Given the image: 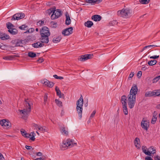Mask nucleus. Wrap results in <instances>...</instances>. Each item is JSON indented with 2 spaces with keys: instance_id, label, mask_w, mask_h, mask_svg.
Returning a JSON list of instances; mask_svg holds the SVG:
<instances>
[{
  "instance_id": "obj_1",
  "label": "nucleus",
  "mask_w": 160,
  "mask_h": 160,
  "mask_svg": "<svg viewBox=\"0 0 160 160\" xmlns=\"http://www.w3.org/2000/svg\"><path fill=\"white\" fill-rule=\"evenodd\" d=\"M138 90V87L136 85H134L132 87L129 94L128 96V103L129 108L131 109L133 108L136 102V95Z\"/></svg>"
},
{
  "instance_id": "obj_2",
  "label": "nucleus",
  "mask_w": 160,
  "mask_h": 160,
  "mask_svg": "<svg viewBox=\"0 0 160 160\" xmlns=\"http://www.w3.org/2000/svg\"><path fill=\"white\" fill-rule=\"evenodd\" d=\"M40 41L42 43H47L49 42L48 37L50 35L49 28L46 27H43L40 32Z\"/></svg>"
},
{
  "instance_id": "obj_3",
  "label": "nucleus",
  "mask_w": 160,
  "mask_h": 160,
  "mask_svg": "<svg viewBox=\"0 0 160 160\" xmlns=\"http://www.w3.org/2000/svg\"><path fill=\"white\" fill-rule=\"evenodd\" d=\"M25 108L22 110H18L20 114L23 117H27L31 111V106L32 104V102L28 99H25Z\"/></svg>"
},
{
  "instance_id": "obj_4",
  "label": "nucleus",
  "mask_w": 160,
  "mask_h": 160,
  "mask_svg": "<svg viewBox=\"0 0 160 160\" xmlns=\"http://www.w3.org/2000/svg\"><path fill=\"white\" fill-rule=\"evenodd\" d=\"M118 15L124 18H130L133 14L132 10L129 8H123L117 12Z\"/></svg>"
},
{
  "instance_id": "obj_5",
  "label": "nucleus",
  "mask_w": 160,
  "mask_h": 160,
  "mask_svg": "<svg viewBox=\"0 0 160 160\" xmlns=\"http://www.w3.org/2000/svg\"><path fill=\"white\" fill-rule=\"evenodd\" d=\"M83 105V100L82 96L81 95L80 98L78 100L76 103V110L79 116V119H80L82 117Z\"/></svg>"
},
{
  "instance_id": "obj_6",
  "label": "nucleus",
  "mask_w": 160,
  "mask_h": 160,
  "mask_svg": "<svg viewBox=\"0 0 160 160\" xmlns=\"http://www.w3.org/2000/svg\"><path fill=\"white\" fill-rule=\"evenodd\" d=\"M75 145H76V143L74 142L73 140L68 139L66 141L63 142L62 146L63 148H71Z\"/></svg>"
},
{
  "instance_id": "obj_7",
  "label": "nucleus",
  "mask_w": 160,
  "mask_h": 160,
  "mask_svg": "<svg viewBox=\"0 0 160 160\" xmlns=\"http://www.w3.org/2000/svg\"><path fill=\"white\" fill-rule=\"evenodd\" d=\"M62 12L61 10L59 9H58L53 11L51 18L52 19H57L60 17L62 15Z\"/></svg>"
},
{
  "instance_id": "obj_8",
  "label": "nucleus",
  "mask_w": 160,
  "mask_h": 160,
  "mask_svg": "<svg viewBox=\"0 0 160 160\" xmlns=\"http://www.w3.org/2000/svg\"><path fill=\"white\" fill-rule=\"evenodd\" d=\"M141 126L144 130L147 131L149 127V122L148 120H145L143 118L141 122Z\"/></svg>"
},
{
  "instance_id": "obj_9",
  "label": "nucleus",
  "mask_w": 160,
  "mask_h": 160,
  "mask_svg": "<svg viewBox=\"0 0 160 160\" xmlns=\"http://www.w3.org/2000/svg\"><path fill=\"white\" fill-rule=\"evenodd\" d=\"M25 14L23 13H19L15 14L11 19L12 20H19L24 18Z\"/></svg>"
},
{
  "instance_id": "obj_10",
  "label": "nucleus",
  "mask_w": 160,
  "mask_h": 160,
  "mask_svg": "<svg viewBox=\"0 0 160 160\" xmlns=\"http://www.w3.org/2000/svg\"><path fill=\"white\" fill-rule=\"evenodd\" d=\"M93 56V54H91L81 55L80 58H78V60L82 62L85 61L88 59L92 58Z\"/></svg>"
},
{
  "instance_id": "obj_11",
  "label": "nucleus",
  "mask_w": 160,
  "mask_h": 160,
  "mask_svg": "<svg viewBox=\"0 0 160 160\" xmlns=\"http://www.w3.org/2000/svg\"><path fill=\"white\" fill-rule=\"evenodd\" d=\"M0 125L3 126L5 128H9L11 124L8 121L3 119L0 121Z\"/></svg>"
},
{
  "instance_id": "obj_12",
  "label": "nucleus",
  "mask_w": 160,
  "mask_h": 160,
  "mask_svg": "<svg viewBox=\"0 0 160 160\" xmlns=\"http://www.w3.org/2000/svg\"><path fill=\"white\" fill-rule=\"evenodd\" d=\"M73 32V28L70 27L67 28L63 30L62 32V33L64 36H68L71 34Z\"/></svg>"
},
{
  "instance_id": "obj_13",
  "label": "nucleus",
  "mask_w": 160,
  "mask_h": 160,
  "mask_svg": "<svg viewBox=\"0 0 160 160\" xmlns=\"http://www.w3.org/2000/svg\"><path fill=\"white\" fill-rule=\"evenodd\" d=\"M41 82L43 84L49 88L52 87L54 85V83L53 82H49L46 79L42 80Z\"/></svg>"
},
{
  "instance_id": "obj_14",
  "label": "nucleus",
  "mask_w": 160,
  "mask_h": 160,
  "mask_svg": "<svg viewBox=\"0 0 160 160\" xmlns=\"http://www.w3.org/2000/svg\"><path fill=\"white\" fill-rule=\"evenodd\" d=\"M65 16L66 18V20L65 21L66 24L67 25L70 24H71V21L70 19L68 12H66Z\"/></svg>"
},
{
  "instance_id": "obj_15",
  "label": "nucleus",
  "mask_w": 160,
  "mask_h": 160,
  "mask_svg": "<svg viewBox=\"0 0 160 160\" xmlns=\"http://www.w3.org/2000/svg\"><path fill=\"white\" fill-rule=\"evenodd\" d=\"M0 38L2 40H4L8 39L9 38V36L6 34L0 31Z\"/></svg>"
},
{
  "instance_id": "obj_16",
  "label": "nucleus",
  "mask_w": 160,
  "mask_h": 160,
  "mask_svg": "<svg viewBox=\"0 0 160 160\" xmlns=\"http://www.w3.org/2000/svg\"><path fill=\"white\" fill-rule=\"evenodd\" d=\"M44 44L40 42H37L32 44V46L34 48H40L43 47Z\"/></svg>"
},
{
  "instance_id": "obj_17",
  "label": "nucleus",
  "mask_w": 160,
  "mask_h": 160,
  "mask_svg": "<svg viewBox=\"0 0 160 160\" xmlns=\"http://www.w3.org/2000/svg\"><path fill=\"white\" fill-rule=\"evenodd\" d=\"M87 3L94 4L95 3H98L101 2L102 0H85Z\"/></svg>"
},
{
  "instance_id": "obj_18",
  "label": "nucleus",
  "mask_w": 160,
  "mask_h": 160,
  "mask_svg": "<svg viewBox=\"0 0 160 160\" xmlns=\"http://www.w3.org/2000/svg\"><path fill=\"white\" fill-rule=\"evenodd\" d=\"M92 19L95 21H99L101 19V17L98 15H95L92 17Z\"/></svg>"
},
{
  "instance_id": "obj_19",
  "label": "nucleus",
  "mask_w": 160,
  "mask_h": 160,
  "mask_svg": "<svg viewBox=\"0 0 160 160\" xmlns=\"http://www.w3.org/2000/svg\"><path fill=\"white\" fill-rule=\"evenodd\" d=\"M134 142L136 147L137 148L139 149L140 147V144L139 143L140 140L138 138H136L134 140Z\"/></svg>"
},
{
  "instance_id": "obj_20",
  "label": "nucleus",
  "mask_w": 160,
  "mask_h": 160,
  "mask_svg": "<svg viewBox=\"0 0 160 160\" xmlns=\"http://www.w3.org/2000/svg\"><path fill=\"white\" fill-rule=\"evenodd\" d=\"M55 90L57 94L60 98H64V95L63 94H62L61 92L60 91L59 88L57 87L55 88Z\"/></svg>"
},
{
  "instance_id": "obj_21",
  "label": "nucleus",
  "mask_w": 160,
  "mask_h": 160,
  "mask_svg": "<svg viewBox=\"0 0 160 160\" xmlns=\"http://www.w3.org/2000/svg\"><path fill=\"white\" fill-rule=\"evenodd\" d=\"M127 97L126 96L124 95L122 96L121 98V102L122 105H127Z\"/></svg>"
},
{
  "instance_id": "obj_22",
  "label": "nucleus",
  "mask_w": 160,
  "mask_h": 160,
  "mask_svg": "<svg viewBox=\"0 0 160 160\" xmlns=\"http://www.w3.org/2000/svg\"><path fill=\"white\" fill-rule=\"evenodd\" d=\"M142 150L143 152L146 155L150 156V153L149 152H148V151H147V150H148V148L146 146H143L142 147Z\"/></svg>"
},
{
  "instance_id": "obj_23",
  "label": "nucleus",
  "mask_w": 160,
  "mask_h": 160,
  "mask_svg": "<svg viewBox=\"0 0 160 160\" xmlns=\"http://www.w3.org/2000/svg\"><path fill=\"white\" fill-rule=\"evenodd\" d=\"M16 57L15 55H10L4 57L3 58V59L6 60H12Z\"/></svg>"
},
{
  "instance_id": "obj_24",
  "label": "nucleus",
  "mask_w": 160,
  "mask_h": 160,
  "mask_svg": "<svg viewBox=\"0 0 160 160\" xmlns=\"http://www.w3.org/2000/svg\"><path fill=\"white\" fill-rule=\"evenodd\" d=\"M93 24V22L90 21H88L84 23V25L88 28H91Z\"/></svg>"
},
{
  "instance_id": "obj_25",
  "label": "nucleus",
  "mask_w": 160,
  "mask_h": 160,
  "mask_svg": "<svg viewBox=\"0 0 160 160\" xmlns=\"http://www.w3.org/2000/svg\"><path fill=\"white\" fill-rule=\"evenodd\" d=\"M8 32L11 34L12 35H15L17 33L18 30L15 28L11 29V30H8Z\"/></svg>"
},
{
  "instance_id": "obj_26",
  "label": "nucleus",
  "mask_w": 160,
  "mask_h": 160,
  "mask_svg": "<svg viewBox=\"0 0 160 160\" xmlns=\"http://www.w3.org/2000/svg\"><path fill=\"white\" fill-rule=\"evenodd\" d=\"M145 96L147 97L154 96L153 91L147 92L145 94Z\"/></svg>"
},
{
  "instance_id": "obj_27",
  "label": "nucleus",
  "mask_w": 160,
  "mask_h": 160,
  "mask_svg": "<svg viewBox=\"0 0 160 160\" xmlns=\"http://www.w3.org/2000/svg\"><path fill=\"white\" fill-rule=\"evenodd\" d=\"M148 152L150 153V156L151 155V154H154L156 152V149L153 147H150L148 149Z\"/></svg>"
},
{
  "instance_id": "obj_28",
  "label": "nucleus",
  "mask_w": 160,
  "mask_h": 160,
  "mask_svg": "<svg viewBox=\"0 0 160 160\" xmlns=\"http://www.w3.org/2000/svg\"><path fill=\"white\" fill-rule=\"evenodd\" d=\"M60 131L62 133L63 135H67L68 134V131L65 129V128L64 127H62L61 128Z\"/></svg>"
},
{
  "instance_id": "obj_29",
  "label": "nucleus",
  "mask_w": 160,
  "mask_h": 160,
  "mask_svg": "<svg viewBox=\"0 0 160 160\" xmlns=\"http://www.w3.org/2000/svg\"><path fill=\"white\" fill-rule=\"evenodd\" d=\"M61 37L60 36H58L57 38H53L52 42L54 43H57L59 42L61 39Z\"/></svg>"
},
{
  "instance_id": "obj_30",
  "label": "nucleus",
  "mask_w": 160,
  "mask_h": 160,
  "mask_svg": "<svg viewBox=\"0 0 160 160\" xmlns=\"http://www.w3.org/2000/svg\"><path fill=\"white\" fill-rule=\"evenodd\" d=\"M154 97L160 96V89L155 90L153 91Z\"/></svg>"
},
{
  "instance_id": "obj_31",
  "label": "nucleus",
  "mask_w": 160,
  "mask_h": 160,
  "mask_svg": "<svg viewBox=\"0 0 160 160\" xmlns=\"http://www.w3.org/2000/svg\"><path fill=\"white\" fill-rule=\"evenodd\" d=\"M8 30H11V29L14 28V25L11 22H8L6 24Z\"/></svg>"
},
{
  "instance_id": "obj_32",
  "label": "nucleus",
  "mask_w": 160,
  "mask_h": 160,
  "mask_svg": "<svg viewBox=\"0 0 160 160\" xmlns=\"http://www.w3.org/2000/svg\"><path fill=\"white\" fill-rule=\"evenodd\" d=\"M123 111L124 114L126 115H128V112L127 105L122 106Z\"/></svg>"
},
{
  "instance_id": "obj_33",
  "label": "nucleus",
  "mask_w": 160,
  "mask_h": 160,
  "mask_svg": "<svg viewBox=\"0 0 160 160\" xmlns=\"http://www.w3.org/2000/svg\"><path fill=\"white\" fill-rule=\"evenodd\" d=\"M28 56L30 58H33L36 57V55L34 52H28Z\"/></svg>"
},
{
  "instance_id": "obj_34",
  "label": "nucleus",
  "mask_w": 160,
  "mask_h": 160,
  "mask_svg": "<svg viewBox=\"0 0 160 160\" xmlns=\"http://www.w3.org/2000/svg\"><path fill=\"white\" fill-rule=\"evenodd\" d=\"M157 61L156 60H151L148 62V64L149 66H152L156 64Z\"/></svg>"
},
{
  "instance_id": "obj_35",
  "label": "nucleus",
  "mask_w": 160,
  "mask_h": 160,
  "mask_svg": "<svg viewBox=\"0 0 160 160\" xmlns=\"http://www.w3.org/2000/svg\"><path fill=\"white\" fill-rule=\"evenodd\" d=\"M40 132H46L45 127L43 126L42 127L40 125L39 128L38 129Z\"/></svg>"
},
{
  "instance_id": "obj_36",
  "label": "nucleus",
  "mask_w": 160,
  "mask_h": 160,
  "mask_svg": "<svg viewBox=\"0 0 160 160\" xmlns=\"http://www.w3.org/2000/svg\"><path fill=\"white\" fill-rule=\"evenodd\" d=\"M55 102L57 105L59 107H62V102L58 99H56L55 100Z\"/></svg>"
},
{
  "instance_id": "obj_37",
  "label": "nucleus",
  "mask_w": 160,
  "mask_h": 160,
  "mask_svg": "<svg viewBox=\"0 0 160 160\" xmlns=\"http://www.w3.org/2000/svg\"><path fill=\"white\" fill-rule=\"evenodd\" d=\"M19 28L22 30H25L28 29V26L25 25H23L19 27Z\"/></svg>"
},
{
  "instance_id": "obj_38",
  "label": "nucleus",
  "mask_w": 160,
  "mask_h": 160,
  "mask_svg": "<svg viewBox=\"0 0 160 160\" xmlns=\"http://www.w3.org/2000/svg\"><path fill=\"white\" fill-rule=\"evenodd\" d=\"M48 97L47 94H45L44 97V104L46 105L47 103H48Z\"/></svg>"
},
{
  "instance_id": "obj_39",
  "label": "nucleus",
  "mask_w": 160,
  "mask_h": 160,
  "mask_svg": "<svg viewBox=\"0 0 160 160\" xmlns=\"http://www.w3.org/2000/svg\"><path fill=\"white\" fill-rule=\"evenodd\" d=\"M150 0H139V2L142 4H147L150 1Z\"/></svg>"
},
{
  "instance_id": "obj_40",
  "label": "nucleus",
  "mask_w": 160,
  "mask_h": 160,
  "mask_svg": "<svg viewBox=\"0 0 160 160\" xmlns=\"http://www.w3.org/2000/svg\"><path fill=\"white\" fill-rule=\"evenodd\" d=\"M22 42H23V41H20L18 42L16 44V46L23 47V43Z\"/></svg>"
},
{
  "instance_id": "obj_41",
  "label": "nucleus",
  "mask_w": 160,
  "mask_h": 160,
  "mask_svg": "<svg viewBox=\"0 0 160 160\" xmlns=\"http://www.w3.org/2000/svg\"><path fill=\"white\" fill-rule=\"evenodd\" d=\"M34 31V29L33 28H29L28 30H27V31L26 32H25L24 33H27V32H28L30 33L33 32V31Z\"/></svg>"
},
{
  "instance_id": "obj_42",
  "label": "nucleus",
  "mask_w": 160,
  "mask_h": 160,
  "mask_svg": "<svg viewBox=\"0 0 160 160\" xmlns=\"http://www.w3.org/2000/svg\"><path fill=\"white\" fill-rule=\"evenodd\" d=\"M21 133L22 135L24 137L27 132L24 129H22L21 130Z\"/></svg>"
},
{
  "instance_id": "obj_43",
  "label": "nucleus",
  "mask_w": 160,
  "mask_h": 160,
  "mask_svg": "<svg viewBox=\"0 0 160 160\" xmlns=\"http://www.w3.org/2000/svg\"><path fill=\"white\" fill-rule=\"evenodd\" d=\"M44 24V21H39L37 22V25L38 26H41Z\"/></svg>"
},
{
  "instance_id": "obj_44",
  "label": "nucleus",
  "mask_w": 160,
  "mask_h": 160,
  "mask_svg": "<svg viewBox=\"0 0 160 160\" xmlns=\"http://www.w3.org/2000/svg\"><path fill=\"white\" fill-rule=\"evenodd\" d=\"M31 133L32 134V135L33 136L30 138V139L33 141L35 140V134L34 132H31Z\"/></svg>"
},
{
  "instance_id": "obj_45",
  "label": "nucleus",
  "mask_w": 160,
  "mask_h": 160,
  "mask_svg": "<svg viewBox=\"0 0 160 160\" xmlns=\"http://www.w3.org/2000/svg\"><path fill=\"white\" fill-rule=\"evenodd\" d=\"M53 77L56 79H63V78L61 76H58L57 75H54L53 76Z\"/></svg>"
},
{
  "instance_id": "obj_46",
  "label": "nucleus",
  "mask_w": 160,
  "mask_h": 160,
  "mask_svg": "<svg viewBox=\"0 0 160 160\" xmlns=\"http://www.w3.org/2000/svg\"><path fill=\"white\" fill-rule=\"evenodd\" d=\"M33 127H34L36 129H38L40 126L39 125L35 124V123H33L32 124Z\"/></svg>"
},
{
  "instance_id": "obj_47",
  "label": "nucleus",
  "mask_w": 160,
  "mask_h": 160,
  "mask_svg": "<svg viewBox=\"0 0 160 160\" xmlns=\"http://www.w3.org/2000/svg\"><path fill=\"white\" fill-rule=\"evenodd\" d=\"M159 79H158V78L157 77L154 78L152 82L153 83H156L157 82H158Z\"/></svg>"
},
{
  "instance_id": "obj_48",
  "label": "nucleus",
  "mask_w": 160,
  "mask_h": 160,
  "mask_svg": "<svg viewBox=\"0 0 160 160\" xmlns=\"http://www.w3.org/2000/svg\"><path fill=\"white\" fill-rule=\"evenodd\" d=\"M157 119V118H152L151 121V123L152 124H154L156 122Z\"/></svg>"
},
{
  "instance_id": "obj_49",
  "label": "nucleus",
  "mask_w": 160,
  "mask_h": 160,
  "mask_svg": "<svg viewBox=\"0 0 160 160\" xmlns=\"http://www.w3.org/2000/svg\"><path fill=\"white\" fill-rule=\"evenodd\" d=\"M159 57V55H158V56L154 55L153 56L150 57V58L151 59H157Z\"/></svg>"
},
{
  "instance_id": "obj_50",
  "label": "nucleus",
  "mask_w": 160,
  "mask_h": 160,
  "mask_svg": "<svg viewBox=\"0 0 160 160\" xmlns=\"http://www.w3.org/2000/svg\"><path fill=\"white\" fill-rule=\"evenodd\" d=\"M152 45H150L146 46L144 47L142 49V52L143 51H144V50H145L147 48H152Z\"/></svg>"
},
{
  "instance_id": "obj_51",
  "label": "nucleus",
  "mask_w": 160,
  "mask_h": 160,
  "mask_svg": "<svg viewBox=\"0 0 160 160\" xmlns=\"http://www.w3.org/2000/svg\"><path fill=\"white\" fill-rule=\"evenodd\" d=\"M96 111L95 110H94L93 111V112H92V114L91 115V116L90 117V118H93L94 117V116L95 114L96 113Z\"/></svg>"
},
{
  "instance_id": "obj_52",
  "label": "nucleus",
  "mask_w": 160,
  "mask_h": 160,
  "mask_svg": "<svg viewBox=\"0 0 160 160\" xmlns=\"http://www.w3.org/2000/svg\"><path fill=\"white\" fill-rule=\"evenodd\" d=\"M25 148L26 149H27L28 150H30L31 149H32V150L33 149V148H32V147L31 146H29L26 145Z\"/></svg>"
},
{
  "instance_id": "obj_53",
  "label": "nucleus",
  "mask_w": 160,
  "mask_h": 160,
  "mask_svg": "<svg viewBox=\"0 0 160 160\" xmlns=\"http://www.w3.org/2000/svg\"><path fill=\"white\" fill-rule=\"evenodd\" d=\"M111 23L112 25L113 26L117 24V22L116 20H113L111 22Z\"/></svg>"
},
{
  "instance_id": "obj_54",
  "label": "nucleus",
  "mask_w": 160,
  "mask_h": 160,
  "mask_svg": "<svg viewBox=\"0 0 160 160\" xmlns=\"http://www.w3.org/2000/svg\"><path fill=\"white\" fill-rule=\"evenodd\" d=\"M53 10L52 9H49L48 10L47 13H48L49 15H50L52 12H53Z\"/></svg>"
},
{
  "instance_id": "obj_55",
  "label": "nucleus",
  "mask_w": 160,
  "mask_h": 160,
  "mask_svg": "<svg viewBox=\"0 0 160 160\" xmlns=\"http://www.w3.org/2000/svg\"><path fill=\"white\" fill-rule=\"evenodd\" d=\"M134 74V72H132L129 75L128 79L132 78Z\"/></svg>"
},
{
  "instance_id": "obj_56",
  "label": "nucleus",
  "mask_w": 160,
  "mask_h": 160,
  "mask_svg": "<svg viewBox=\"0 0 160 160\" xmlns=\"http://www.w3.org/2000/svg\"><path fill=\"white\" fill-rule=\"evenodd\" d=\"M31 136V134H29L28 133H26V135H25V136H24V137H25L26 138H30V137Z\"/></svg>"
},
{
  "instance_id": "obj_57",
  "label": "nucleus",
  "mask_w": 160,
  "mask_h": 160,
  "mask_svg": "<svg viewBox=\"0 0 160 160\" xmlns=\"http://www.w3.org/2000/svg\"><path fill=\"white\" fill-rule=\"evenodd\" d=\"M37 61L39 63H41L43 61V59L42 58H40Z\"/></svg>"
},
{
  "instance_id": "obj_58",
  "label": "nucleus",
  "mask_w": 160,
  "mask_h": 160,
  "mask_svg": "<svg viewBox=\"0 0 160 160\" xmlns=\"http://www.w3.org/2000/svg\"><path fill=\"white\" fill-rule=\"evenodd\" d=\"M142 72L141 71H139L138 72V73L137 74V76L138 77H141L142 76Z\"/></svg>"
},
{
  "instance_id": "obj_59",
  "label": "nucleus",
  "mask_w": 160,
  "mask_h": 160,
  "mask_svg": "<svg viewBox=\"0 0 160 160\" xmlns=\"http://www.w3.org/2000/svg\"><path fill=\"white\" fill-rule=\"evenodd\" d=\"M52 26L53 27H56L57 26V23L55 22H52Z\"/></svg>"
},
{
  "instance_id": "obj_60",
  "label": "nucleus",
  "mask_w": 160,
  "mask_h": 160,
  "mask_svg": "<svg viewBox=\"0 0 160 160\" xmlns=\"http://www.w3.org/2000/svg\"><path fill=\"white\" fill-rule=\"evenodd\" d=\"M145 160H153L150 157L147 156L145 158Z\"/></svg>"
},
{
  "instance_id": "obj_61",
  "label": "nucleus",
  "mask_w": 160,
  "mask_h": 160,
  "mask_svg": "<svg viewBox=\"0 0 160 160\" xmlns=\"http://www.w3.org/2000/svg\"><path fill=\"white\" fill-rule=\"evenodd\" d=\"M36 155L37 156H41L42 155V152H39L37 153Z\"/></svg>"
},
{
  "instance_id": "obj_62",
  "label": "nucleus",
  "mask_w": 160,
  "mask_h": 160,
  "mask_svg": "<svg viewBox=\"0 0 160 160\" xmlns=\"http://www.w3.org/2000/svg\"><path fill=\"white\" fill-rule=\"evenodd\" d=\"M155 160H160V157L157 156L154 158Z\"/></svg>"
},
{
  "instance_id": "obj_63",
  "label": "nucleus",
  "mask_w": 160,
  "mask_h": 160,
  "mask_svg": "<svg viewBox=\"0 0 160 160\" xmlns=\"http://www.w3.org/2000/svg\"><path fill=\"white\" fill-rule=\"evenodd\" d=\"M148 68H147V67L146 66H144V67H142V70H146Z\"/></svg>"
},
{
  "instance_id": "obj_64",
  "label": "nucleus",
  "mask_w": 160,
  "mask_h": 160,
  "mask_svg": "<svg viewBox=\"0 0 160 160\" xmlns=\"http://www.w3.org/2000/svg\"><path fill=\"white\" fill-rule=\"evenodd\" d=\"M2 158H4V157L2 154L0 153V159H2Z\"/></svg>"
}]
</instances>
